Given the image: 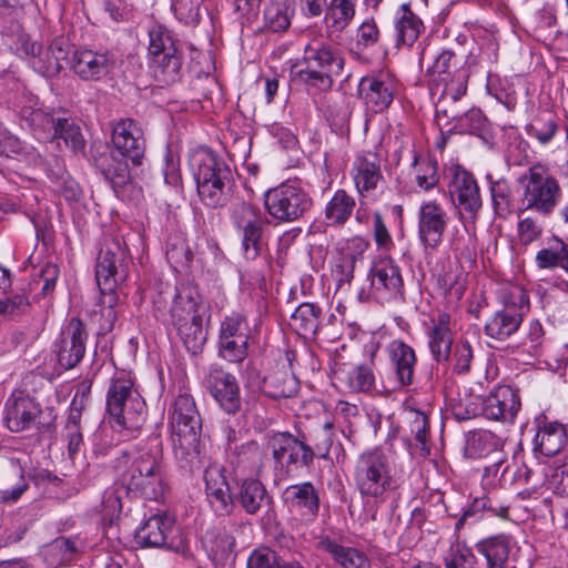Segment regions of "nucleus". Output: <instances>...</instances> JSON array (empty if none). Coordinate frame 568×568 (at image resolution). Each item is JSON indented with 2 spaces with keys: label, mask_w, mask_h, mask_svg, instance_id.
<instances>
[{
  "label": "nucleus",
  "mask_w": 568,
  "mask_h": 568,
  "mask_svg": "<svg viewBox=\"0 0 568 568\" xmlns=\"http://www.w3.org/2000/svg\"><path fill=\"white\" fill-rule=\"evenodd\" d=\"M237 499L244 511L248 515L267 510L272 504L271 495L257 479L243 480L239 489Z\"/></svg>",
  "instance_id": "obj_31"
},
{
  "label": "nucleus",
  "mask_w": 568,
  "mask_h": 568,
  "mask_svg": "<svg viewBox=\"0 0 568 568\" xmlns=\"http://www.w3.org/2000/svg\"><path fill=\"white\" fill-rule=\"evenodd\" d=\"M355 480L363 496L381 501L385 499L387 493L397 488L387 457L376 449L361 455L356 464Z\"/></svg>",
  "instance_id": "obj_10"
},
{
  "label": "nucleus",
  "mask_w": 568,
  "mask_h": 568,
  "mask_svg": "<svg viewBox=\"0 0 568 568\" xmlns=\"http://www.w3.org/2000/svg\"><path fill=\"white\" fill-rule=\"evenodd\" d=\"M149 55L181 51L180 42L165 26L155 24L149 30Z\"/></svg>",
  "instance_id": "obj_47"
},
{
  "label": "nucleus",
  "mask_w": 568,
  "mask_h": 568,
  "mask_svg": "<svg viewBox=\"0 0 568 568\" xmlns=\"http://www.w3.org/2000/svg\"><path fill=\"white\" fill-rule=\"evenodd\" d=\"M230 462L235 469L254 473L262 466V450L255 440H248L236 445L230 456Z\"/></svg>",
  "instance_id": "obj_41"
},
{
  "label": "nucleus",
  "mask_w": 568,
  "mask_h": 568,
  "mask_svg": "<svg viewBox=\"0 0 568 568\" xmlns=\"http://www.w3.org/2000/svg\"><path fill=\"white\" fill-rule=\"evenodd\" d=\"M471 359L473 349L467 341L457 343L450 352L449 362H453L454 371L458 374H466L469 372Z\"/></svg>",
  "instance_id": "obj_59"
},
{
  "label": "nucleus",
  "mask_w": 568,
  "mask_h": 568,
  "mask_svg": "<svg viewBox=\"0 0 568 568\" xmlns=\"http://www.w3.org/2000/svg\"><path fill=\"white\" fill-rule=\"evenodd\" d=\"M444 561L446 568H478L473 550L462 542L450 546Z\"/></svg>",
  "instance_id": "obj_52"
},
{
  "label": "nucleus",
  "mask_w": 568,
  "mask_h": 568,
  "mask_svg": "<svg viewBox=\"0 0 568 568\" xmlns=\"http://www.w3.org/2000/svg\"><path fill=\"white\" fill-rule=\"evenodd\" d=\"M343 67V58L329 44L314 41L305 47L302 60L292 65L291 80L326 91L333 85V75H338Z\"/></svg>",
  "instance_id": "obj_6"
},
{
  "label": "nucleus",
  "mask_w": 568,
  "mask_h": 568,
  "mask_svg": "<svg viewBox=\"0 0 568 568\" xmlns=\"http://www.w3.org/2000/svg\"><path fill=\"white\" fill-rule=\"evenodd\" d=\"M359 92L363 94L367 108L377 113L392 104L395 83L388 77H366L359 83Z\"/></svg>",
  "instance_id": "obj_28"
},
{
  "label": "nucleus",
  "mask_w": 568,
  "mask_h": 568,
  "mask_svg": "<svg viewBox=\"0 0 568 568\" xmlns=\"http://www.w3.org/2000/svg\"><path fill=\"white\" fill-rule=\"evenodd\" d=\"M523 186L521 209L542 216L554 213L561 197L558 180L541 164L530 166L519 178Z\"/></svg>",
  "instance_id": "obj_8"
},
{
  "label": "nucleus",
  "mask_w": 568,
  "mask_h": 568,
  "mask_svg": "<svg viewBox=\"0 0 568 568\" xmlns=\"http://www.w3.org/2000/svg\"><path fill=\"white\" fill-rule=\"evenodd\" d=\"M114 152L97 160V168L108 180L116 196L126 201H139L142 189L131 175L130 164L140 165L145 152L143 132L132 119L120 120L112 130Z\"/></svg>",
  "instance_id": "obj_1"
},
{
  "label": "nucleus",
  "mask_w": 568,
  "mask_h": 568,
  "mask_svg": "<svg viewBox=\"0 0 568 568\" xmlns=\"http://www.w3.org/2000/svg\"><path fill=\"white\" fill-rule=\"evenodd\" d=\"M201 546L215 566H224L234 557L235 538L226 527H213L202 536Z\"/></svg>",
  "instance_id": "obj_25"
},
{
  "label": "nucleus",
  "mask_w": 568,
  "mask_h": 568,
  "mask_svg": "<svg viewBox=\"0 0 568 568\" xmlns=\"http://www.w3.org/2000/svg\"><path fill=\"white\" fill-rule=\"evenodd\" d=\"M321 307L314 303H302L292 314V325L300 335H315L320 326Z\"/></svg>",
  "instance_id": "obj_43"
},
{
  "label": "nucleus",
  "mask_w": 568,
  "mask_h": 568,
  "mask_svg": "<svg viewBox=\"0 0 568 568\" xmlns=\"http://www.w3.org/2000/svg\"><path fill=\"white\" fill-rule=\"evenodd\" d=\"M106 412L121 428L138 430L145 422V402L129 378H116L106 394Z\"/></svg>",
  "instance_id": "obj_9"
},
{
  "label": "nucleus",
  "mask_w": 568,
  "mask_h": 568,
  "mask_svg": "<svg viewBox=\"0 0 568 568\" xmlns=\"http://www.w3.org/2000/svg\"><path fill=\"white\" fill-rule=\"evenodd\" d=\"M250 326L246 317L233 312L226 315L220 326V353L232 363L242 362L247 355Z\"/></svg>",
  "instance_id": "obj_14"
},
{
  "label": "nucleus",
  "mask_w": 568,
  "mask_h": 568,
  "mask_svg": "<svg viewBox=\"0 0 568 568\" xmlns=\"http://www.w3.org/2000/svg\"><path fill=\"white\" fill-rule=\"evenodd\" d=\"M264 225H254L242 231V247L247 260H254L261 250V237Z\"/></svg>",
  "instance_id": "obj_58"
},
{
  "label": "nucleus",
  "mask_w": 568,
  "mask_h": 568,
  "mask_svg": "<svg viewBox=\"0 0 568 568\" xmlns=\"http://www.w3.org/2000/svg\"><path fill=\"white\" fill-rule=\"evenodd\" d=\"M40 406L29 396L14 393L6 405V423L11 432H21L29 428L40 415Z\"/></svg>",
  "instance_id": "obj_26"
},
{
  "label": "nucleus",
  "mask_w": 568,
  "mask_h": 568,
  "mask_svg": "<svg viewBox=\"0 0 568 568\" xmlns=\"http://www.w3.org/2000/svg\"><path fill=\"white\" fill-rule=\"evenodd\" d=\"M172 446L180 466L193 470L200 466L201 417L190 394L181 393L168 409Z\"/></svg>",
  "instance_id": "obj_4"
},
{
  "label": "nucleus",
  "mask_w": 568,
  "mask_h": 568,
  "mask_svg": "<svg viewBox=\"0 0 568 568\" xmlns=\"http://www.w3.org/2000/svg\"><path fill=\"white\" fill-rule=\"evenodd\" d=\"M449 193L460 213H466L471 219L477 216L483 202L479 186L471 173L465 170H457L454 174Z\"/></svg>",
  "instance_id": "obj_19"
},
{
  "label": "nucleus",
  "mask_w": 568,
  "mask_h": 568,
  "mask_svg": "<svg viewBox=\"0 0 568 568\" xmlns=\"http://www.w3.org/2000/svg\"><path fill=\"white\" fill-rule=\"evenodd\" d=\"M355 199L345 190H337L325 206V219L329 225H343L352 216Z\"/></svg>",
  "instance_id": "obj_40"
},
{
  "label": "nucleus",
  "mask_w": 568,
  "mask_h": 568,
  "mask_svg": "<svg viewBox=\"0 0 568 568\" xmlns=\"http://www.w3.org/2000/svg\"><path fill=\"white\" fill-rule=\"evenodd\" d=\"M206 386L227 414H235L240 410V389L232 374L220 368H213L206 377Z\"/></svg>",
  "instance_id": "obj_21"
},
{
  "label": "nucleus",
  "mask_w": 568,
  "mask_h": 568,
  "mask_svg": "<svg viewBox=\"0 0 568 568\" xmlns=\"http://www.w3.org/2000/svg\"><path fill=\"white\" fill-rule=\"evenodd\" d=\"M267 448L272 452L275 466L286 474L298 467H310L315 458L311 446L287 432L268 436Z\"/></svg>",
  "instance_id": "obj_13"
},
{
  "label": "nucleus",
  "mask_w": 568,
  "mask_h": 568,
  "mask_svg": "<svg viewBox=\"0 0 568 568\" xmlns=\"http://www.w3.org/2000/svg\"><path fill=\"white\" fill-rule=\"evenodd\" d=\"M172 9L184 24L196 26L200 22V0H173Z\"/></svg>",
  "instance_id": "obj_56"
},
{
  "label": "nucleus",
  "mask_w": 568,
  "mask_h": 568,
  "mask_svg": "<svg viewBox=\"0 0 568 568\" xmlns=\"http://www.w3.org/2000/svg\"><path fill=\"white\" fill-rule=\"evenodd\" d=\"M356 0H331L327 4L326 22L335 31L344 30L355 17Z\"/></svg>",
  "instance_id": "obj_46"
},
{
  "label": "nucleus",
  "mask_w": 568,
  "mask_h": 568,
  "mask_svg": "<svg viewBox=\"0 0 568 568\" xmlns=\"http://www.w3.org/2000/svg\"><path fill=\"white\" fill-rule=\"evenodd\" d=\"M232 220L239 230L254 225H265V220L260 209L246 202H241L234 205L232 210Z\"/></svg>",
  "instance_id": "obj_51"
},
{
  "label": "nucleus",
  "mask_w": 568,
  "mask_h": 568,
  "mask_svg": "<svg viewBox=\"0 0 568 568\" xmlns=\"http://www.w3.org/2000/svg\"><path fill=\"white\" fill-rule=\"evenodd\" d=\"M293 13L287 0H270L263 11L264 28L272 32H284L291 26Z\"/></svg>",
  "instance_id": "obj_39"
},
{
  "label": "nucleus",
  "mask_w": 568,
  "mask_h": 568,
  "mask_svg": "<svg viewBox=\"0 0 568 568\" xmlns=\"http://www.w3.org/2000/svg\"><path fill=\"white\" fill-rule=\"evenodd\" d=\"M52 138L62 139L65 145L70 146L74 152L82 151L84 149L85 143L80 128L69 119L61 118Z\"/></svg>",
  "instance_id": "obj_53"
},
{
  "label": "nucleus",
  "mask_w": 568,
  "mask_h": 568,
  "mask_svg": "<svg viewBox=\"0 0 568 568\" xmlns=\"http://www.w3.org/2000/svg\"><path fill=\"white\" fill-rule=\"evenodd\" d=\"M225 473V468L219 464H211L204 470L207 501L214 513L220 516L231 514L234 506Z\"/></svg>",
  "instance_id": "obj_18"
},
{
  "label": "nucleus",
  "mask_w": 568,
  "mask_h": 568,
  "mask_svg": "<svg viewBox=\"0 0 568 568\" xmlns=\"http://www.w3.org/2000/svg\"><path fill=\"white\" fill-rule=\"evenodd\" d=\"M113 60L108 52L89 49L75 50L70 67L77 75L85 81H98L106 77L113 68Z\"/></svg>",
  "instance_id": "obj_23"
},
{
  "label": "nucleus",
  "mask_w": 568,
  "mask_h": 568,
  "mask_svg": "<svg viewBox=\"0 0 568 568\" xmlns=\"http://www.w3.org/2000/svg\"><path fill=\"white\" fill-rule=\"evenodd\" d=\"M30 125L39 132L54 134L61 118L57 116L54 112H47L41 109L32 110L27 116Z\"/></svg>",
  "instance_id": "obj_57"
},
{
  "label": "nucleus",
  "mask_w": 568,
  "mask_h": 568,
  "mask_svg": "<svg viewBox=\"0 0 568 568\" xmlns=\"http://www.w3.org/2000/svg\"><path fill=\"white\" fill-rule=\"evenodd\" d=\"M174 519L165 513L148 518L135 531V540L142 547L169 548L175 551L184 549L182 540L174 542Z\"/></svg>",
  "instance_id": "obj_16"
},
{
  "label": "nucleus",
  "mask_w": 568,
  "mask_h": 568,
  "mask_svg": "<svg viewBox=\"0 0 568 568\" xmlns=\"http://www.w3.org/2000/svg\"><path fill=\"white\" fill-rule=\"evenodd\" d=\"M428 346L437 363H448L453 347V333L450 329V315L442 312L430 318L427 333Z\"/></svg>",
  "instance_id": "obj_27"
},
{
  "label": "nucleus",
  "mask_w": 568,
  "mask_h": 568,
  "mask_svg": "<svg viewBox=\"0 0 568 568\" xmlns=\"http://www.w3.org/2000/svg\"><path fill=\"white\" fill-rule=\"evenodd\" d=\"M379 40V29L374 19L362 22L357 29V45L364 48L375 45Z\"/></svg>",
  "instance_id": "obj_62"
},
{
  "label": "nucleus",
  "mask_w": 568,
  "mask_h": 568,
  "mask_svg": "<svg viewBox=\"0 0 568 568\" xmlns=\"http://www.w3.org/2000/svg\"><path fill=\"white\" fill-rule=\"evenodd\" d=\"M373 234L378 248L388 251L394 246L390 233L378 212H375L373 216Z\"/></svg>",
  "instance_id": "obj_61"
},
{
  "label": "nucleus",
  "mask_w": 568,
  "mask_h": 568,
  "mask_svg": "<svg viewBox=\"0 0 568 568\" xmlns=\"http://www.w3.org/2000/svg\"><path fill=\"white\" fill-rule=\"evenodd\" d=\"M323 550L327 551L342 568H371V561L365 554L356 548L338 545L331 539L320 542Z\"/></svg>",
  "instance_id": "obj_36"
},
{
  "label": "nucleus",
  "mask_w": 568,
  "mask_h": 568,
  "mask_svg": "<svg viewBox=\"0 0 568 568\" xmlns=\"http://www.w3.org/2000/svg\"><path fill=\"white\" fill-rule=\"evenodd\" d=\"M484 510L490 511L494 516L506 518L508 516V507H493L490 499L487 497L476 498L471 505L466 508L462 517L456 523V530H459L463 525L471 517H477Z\"/></svg>",
  "instance_id": "obj_55"
},
{
  "label": "nucleus",
  "mask_w": 568,
  "mask_h": 568,
  "mask_svg": "<svg viewBox=\"0 0 568 568\" xmlns=\"http://www.w3.org/2000/svg\"><path fill=\"white\" fill-rule=\"evenodd\" d=\"M87 332L79 318L69 322L57 351L58 362L65 369L77 366L85 353Z\"/></svg>",
  "instance_id": "obj_22"
},
{
  "label": "nucleus",
  "mask_w": 568,
  "mask_h": 568,
  "mask_svg": "<svg viewBox=\"0 0 568 568\" xmlns=\"http://www.w3.org/2000/svg\"><path fill=\"white\" fill-rule=\"evenodd\" d=\"M483 414L493 420L513 422L520 408L518 392L503 385L495 388L481 402Z\"/></svg>",
  "instance_id": "obj_20"
},
{
  "label": "nucleus",
  "mask_w": 568,
  "mask_h": 568,
  "mask_svg": "<svg viewBox=\"0 0 568 568\" xmlns=\"http://www.w3.org/2000/svg\"><path fill=\"white\" fill-rule=\"evenodd\" d=\"M564 245L565 242L560 237L554 236L552 243L548 247L537 252L535 257L536 265L540 270L559 268Z\"/></svg>",
  "instance_id": "obj_54"
},
{
  "label": "nucleus",
  "mask_w": 568,
  "mask_h": 568,
  "mask_svg": "<svg viewBox=\"0 0 568 568\" xmlns=\"http://www.w3.org/2000/svg\"><path fill=\"white\" fill-rule=\"evenodd\" d=\"M122 484L146 499L156 500L164 493L162 445L156 438L139 445L132 452H123L118 459Z\"/></svg>",
  "instance_id": "obj_3"
},
{
  "label": "nucleus",
  "mask_w": 568,
  "mask_h": 568,
  "mask_svg": "<svg viewBox=\"0 0 568 568\" xmlns=\"http://www.w3.org/2000/svg\"><path fill=\"white\" fill-rule=\"evenodd\" d=\"M190 166L201 201L214 209L226 205L232 196L230 166L206 148L192 152Z\"/></svg>",
  "instance_id": "obj_5"
},
{
  "label": "nucleus",
  "mask_w": 568,
  "mask_h": 568,
  "mask_svg": "<svg viewBox=\"0 0 568 568\" xmlns=\"http://www.w3.org/2000/svg\"><path fill=\"white\" fill-rule=\"evenodd\" d=\"M490 193L495 213L499 217H507L514 210V193L510 184L501 179L490 184Z\"/></svg>",
  "instance_id": "obj_50"
},
{
  "label": "nucleus",
  "mask_w": 568,
  "mask_h": 568,
  "mask_svg": "<svg viewBox=\"0 0 568 568\" xmlns=\"http://www.w3.org/2000/svg\"><path fill=\"white\" fill-rule=\"evenodd\" d=\"M312 199L297 184L285 182L264 194V206L276 223L300 220L312 207Z\"/></svg>",
  "instance_id": "obj_11"
},
{
  "label": "nucleus",
  "mask_w": 568,
  "mask_h": 568,
  "mask_svg": "<svg viewBox=\"0 0 568 568\" xmlns=\"http://www.w3.org/2000/svg\"><path fill=\"white\" fill-rule=\"evenodd\" d=\"M464 68L462 62L456 58L452 50L443 49L432 54L430 62L427 63L426 73L429 77L432 84L447 79L454 69Z\"/></svg>",
  "instance_id": "obj_42"
},
{
  "label": "nucleus",
  "mask_w": 568,
  "mask_h": 568,
  "mask_svg": "<svg viewBox=\"0 0 568 568\" xmlns=\"http://www.w3.org/2000/svg\"><path fill=\"white\" fill-rule=\"evenodd\" d=\"M59 277V268L57 265L51 263H45L39 271L38 275L34 278L37 284L42 283L41 293L42 295H48L55 287V282Z\"/></svg>",
  "instance_id": "obj_63"
},
{
  "label": "nucleus",
  "mask_w": 568,
  "mask_h": 568,
  "mask_svg": "<svg viewBox=\"0 0 568 568\" xmlns=\"http://www.w3.org/2000/svg\"><path fill=\"white\" fill-rule=\"evenodd\" d=\"M247 568H305V566L296 559H285L270 548H258L248 557Z\"/></svg>",
  "instance_id": "obj_44"
},
{
  "label": "nucleus",
  "mask_w": 568,
  "mask_h": 568,
  "mask_svg": "<svg viewBox=\"0 0 568 568\" xmlns=\"http://www.w3.org/2000/svg\"><path fill=\"white\" fill-rule=\"evenodd\" d=\"M369 276L372 290L378 298L390 301L403 296V277L393 260L377 261L371 268Z\"/></svg>",
  "instance_id": "obj_17"
},
{
  "label": "nucleus",
  "mask_w": 568,
  "mask_h": 568,
  "mask_svg": "<svg viewBox=\"0 0 568 568\" xmlns=\"http://www.w3.org/2000/svg\"><path fill=\"white\" fill-rule=\"evenodd\" d=\"M468 78V69H454L452 74L447 75V79L445 78L436 82L434 85L437 89L442 88L443 98L458 101L463 95L466 94Z\"/></svg>",
  "instance_id": "obj_48"
},
{
  "label": "nucleus",
  "mask_w": 568,
  "mask_h": 568,
  "mask_svg": "<svg viewBox=\"0 0 568 568\" xmlns=\"http://www.w3.org/2000/svg\"><path fill=\"white\" fill-rule=\"evenodd\" d=\"M343 381L346 386L356 393H369L375 386L373 367L367 364L352 366L342 371Z\"/></svg>",
  "instance_id": "obj_45"
},
{
  "label": "nucleus",
  "mask_w": 568,
  "mask_h": 568,
  "mask_svg": "<svg viewBox=\"0 0 568 568\" xmlns=\"http://www.w3.org/2000/svg\"><path fill=\"white\" fill-rule=\"evenodd\" d=\"M449 216L436 201L422 203L418 211V239L425 251H435L443 242Z\"/></svg>",
  "instance_id": "obj_15"
},
{
  "label": "nucleus",
  "mask_w": 568,
  "mask_h": 568,
  "mask_svg": "<svg viewBox=\"0 0 568 568\" xmlns=\"http://www.w3.org/2000/svg\"><path fill=\"white\" fill-rule=\"evenodd\" d=\"M529 308V297L520 288H513L504 298V305L486 322L484 331L491 339L505 342L521 326L525 312Z\"/></svg>",
  "instance_id": "obj_12"
},
{
  "label": "nucleus",
  "mask_w": 568,
  "mask_h": 568,
  "mask_svg": "<svg viewBox=\"0 0 568 568\" xmlns=\"http://www.w3.org/2000/svg\"><path fill=\"white\" fill-rule=\"evenodd\" d=\"M284 498L293 508L303 510L304 515L317 516L320 497L312 483L306 481L286 488Z\"/></svg>",
  "instance_id": "obj_35"
},
{
  "label": "nucleus",
  "mask_w": 568,
  "mask_h": 568,
  "mask_svg": "<svg viewBox=\"0 0 568 568\" xmlns=\"http://www.w3.org/2000/svg\"><path fill=\"white\" fill-rule=\"evenodd\" d=\"M126 276L128 253L125 248L119 240L105 242L99 252L95 265V278L101 293L100 307L116 310L119 305L116 288L120 283L125 281Z\"/></svg>",
  "instance_id": "obj_7"
},
{
  "label": "nucleus",
  "mask_w": 568,
  "mask_h": 568,
  "mask_svg": "<svg viewBox=\"0 0 568 568\" xmlns=\"http://www.w3.org/2000/svg\"><path fill=\"white\" fill-rule=\"evenodd\" d=\"M504 440L490 430H478L470 433L465 452L470 458L487 457L493 453L500 454Z\"/></svg>",
  "instance_id": "obj_38"
},
{
  "label": "nucleus",
  "mask_w": 568,
  "mask_h": 568,
  "mask_svg": "<svg viewBox=\"0 0 568 568\" xmlns=\"http://www.w3.org/2000/svg\"><path fill=\"white\" fill-rule=\"evenodd\" d=\"M545 341V331L538 320L530 321L523 345L531 352H537Z\"/></svg>",
  "instance_id": "obj_64"
},
{
  "label": "nucleus",
  "mask_w": 568,
  "mask_h": 568,
  "mask_svg": "<svg viewBox=\"0 0 568 568\" xmlns=\"http://www.w3.org/2000/svg\"><path fill=\"white\" fill-rule=\"evenodd\" d=\"M355 186L361 195L377 187L383 175L375 156H357L351 171Z\"/></svg>",
  "instance_id": "obj_34"
},
{
  "label": "nucleus",
  "mask_w": 568,
  "mask_h": 568,
  "mask_svg": "<svg viewBox=\"0 0 568 568\" xmlns=\"http://www.w3.org/2000/svg\"><path fill=\"white\" fill-rule=\"evenodd\" d=\"M394 26L398 44L412 47L424 32L422 19L413 12L409 3H403L396 12Z\"/></svg>",
  "instance_id": "obj_32"
},
{
  "label": "nucleus",
  "mask_w": 568,
  "mask_h": 568,
  "mask_svg": "<svg viewBox=\"0 0 568 568\" xmlns=\"http://www.w3.org/2000/svg\"><path fill=\"white\" fill-rule=\"evenodd\" d=\"M392 371L399 387H408L414 382L417 357L414 348L402 339H395L387 346Z\"/></svg>",
  "instance_id": "obj_24"
},
{
  "label": "nucleus",
  "mask_w": 568,
  "mask_h": 568,
  "mask_svg": "<svg viewBox=\"0 0 568 568\" xmlns=\"http://www.w3.org/2000/svg\"><path fill=\"white\" fill-rule=\"evenodd\" d=\"M513 537L508 534H498L478 540L475 549L485 557L486 568H504L510 552Z\"/></svg>",
  "instance_id": "obj_30"
},
{
  "label": "nucleus",
  "mask_w": 568,
  "mask_h": 568,
  "mask_svg": "<svg viewBox=\"0 0 568 568\" xmlns=\"http://www.w3.org/2000/svg\"><path fill=\"white\" fill-rule=\"evenodd\" d=\"M527 133L530 136L536 138L540 143H548L555 135L557 125L554 120H541L538 119L535 123L527 125Z\"/></svg>",
  "instance_id": "obj_60"
},
{
  "label": "nucleus",
  "mask_w": 568,
  "mask_h": 568,
  "mask_svg": "<svg viewBox=\"0 0 568 568\" xmlns=\"http://www.w3.org/2000/svg\"><path fill=\"white\" fill-rule=\"evenodd\" d=\"M413 173L416 184L424 191H429L439 183L438 166L435 160L420 159L415 155Z\"/></svg>",
  "instance_id": "obj_49"
},
{
  "label": "nucleus",
  "mask_w": 568,
  "mask_h": 568,
  "mask_svg": "<svg viewBox=\"0 0 568 568\" xmlns=\"http://www.w3.org/2000/svg\"><path fill=\"white\" fill-rule=\"evenodd\" d=\"M567 444V433L562 424L557 422H542L538 425L534 438V449L544 456L558 454Z\"/></svg>",
  "instance_id": "obj_29"
},
{
  "label": "nucleus",
  "mask_w": 568,
  "mask_h": 568,
  "mask_svg": "<svg viewBox=\"0 0 568 568\" xmlns=\"http://www.w3.org/2000/svg\"><path fill=\"white\" fill-rule=\"evenodd\" d=\"M183 64L182 50L163 54L151 55L150 68L154 80L162 85H170L179 81Z\"/></svg>",
  "instance_id": "obj_33"
},
{
  "label": "nucleus",
  "mask_w": 568,
  "mask_h": 568,
  "mask_svg": "<svg viewBox=\"0 0 568 568\" xmlns=\"http://www.w3.org/2000/svg\"><path fill=\"white\" fill-rule=\"evenodd\" d=\"M166 297L171 300V324L175 327L184 346L193 355L201 352L206 342L204 315L207 310L197 287L182 284L174 292H160L153 300L156 316L163 315Z\"/></svg>",
  "instance_id": "obj_2"
},
{
  "label": "nucleus",
  "mask_w": 568,
  "mask_h": 568,
  "mask_svg": "<svg viewBox=\"0 0 568 568\" xmlns=\"http://www.w3.org/2000/svg\"><path fill=\"white\" fill-rule=\"evenodd\" d=\"M262 390L273 399L288 398L297 393L298 382L286 369H280L263 379Z\"/></svg>",
  "instance_id": "obj_37"
}]
</instances>
